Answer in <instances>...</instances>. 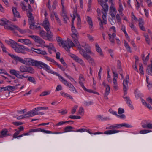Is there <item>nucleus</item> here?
<instances>
[{"instance_id": "39448f33", "label": "nucleus", "mask_w": 152, "mask_h": 152, "mask_svg": "<svg viewBox=\"0 0 152 152\" xmlns=\"http://www.w3.org/2000/svg\"><path fill=\"white\" fill-rule=\"evenodd\" d=\"M39 131L47 134H50V133H52V132H51V131L46 130L41 128H39L36 129H30L29 130L28 133H23V136L28 135L30 134H29L30 133Z\"/></svg>"}, {"instance_id": "ea45409f", "label": "nucleus", "mask_w": 152, "mask_h": 152, "mask_svg": "<svg viewBox=\"0 0 152 152\" xmlns=\"http://www.w3.org/2000/svg\"><path fill=\"white\" fill-rule=\"evenodd\" d=\"M28 77V78L27 80L28 81L33 83L34 84H36V81L34 77L31 76H29Z\"/></svg>"}, {"instance_id": "cd10ccee", "label": "nucleus", "mask_w": 152, "mask_h": 152, "mask_svg": "<svg viewBox=\"0 0 152 152\" xmlns=\"http://www.w3.org/2000/svg\"><path fill=\"white\" fill-rule=\"evenodd\" d=\"M12 11L13 14L15 17L20 18V16L19 12L17 10L16 8L15 7H12Z\"/></svg>"}, {"instance_id": "72a5a7b5", "label": "nucleus", "mask_w": 152, "mask_h": 152, "mask_svg": "<svg viewBox=\"0 0 152 152\" xmlns=\"http://www.w3.org/2000/svg\"><path fill=\"white\" fill-rule=\"evenodd\" d=\"M73 128L72 126H66L64 128V132H66L72 131V129Z\"/></svg>"}, {"instance_id": "a18cd8bd", "label": "nucleus", "mask_w": 152, "mask_h": 152, "mask_svg": "<svg viewBox=\"0 0 152 152\" xmlns=\"http://www.w3.org/2000/svg\"><path fill=\"white\" fill-rule=\"evenodd\" d=\"M50 91H44L42 92L39 95L40 96H44L47 95H49L50 93Z\"/></svg>"}, {"instance_id": "13d9d810", "label": "nucleus", "mask_w": 152, "mask_h": 152, "mask_svg": "<svg viewBox=\"0 0 152 152\" xmlns=\"http://www.w3.org/2000/svg\"><path fill=\"white\" fill-rule=\"evenodd\" d=\"M84 110L82 107H80L79 109V114L80 115H82L83 114Z\"/></svg>"}, {"instance_id": "5fc2aeb1", "label": "nucleus", "mask_w": 152, "mask_h": 152, "mask_svg": "<svg viewBox=\"0 0 152 152\" xmlns=\"http://www.w3.org/2000/svg\"><path fill=\"white\" fill-rule=\"evenodd\" d=\"M69 118L72 119H79L81 118V117L79 116L75 115H70L69 116Z\"/></svg>"}, {"instance_id": "5701e85b", "label": "nucleus", "mask_w": 152, "mask_h": 152, "mask_svg": "<svg viewBox=\"0 0 152 152\" xmlns=\"http://www.w3.org/2000/svg\"><path fill=\"white\" fill-rule=\"evenodd\" d=\"M64 84L66 86H68L69 88L71 89L72 91H75L76 93L77 92L73 85L67 81L66 83H64Z\"/></svg>"}, {"instance_id": "f704fd0d", "label": "nucleus", "mask_w": 152, "mask_h": 152, "mask_svg": "<svg viewBox=\"0 0 152 152\" xmlns=\"http://www.w3.org/2000/svg\"><path fill=\"white\" fill-rule=\"evenodd\" d=\"M27 15L28 17L31 21V22H32L34 20V18L32 15V14L31 12L30 11H27Z\"/></svg>"}, {"instance_id": "f8f14e48", "label": "nucleus", "mask_w": 152, "mask_h": 152, "mask_svg": "<svg viewBox=\"0 0 152 152\" xmlns=\"http://www.w3.org/2000/svg\"><path fill=\"white\" fill-rule=\"evenodd\" d=\"M84 55L83 57L86 60H88L89 62L93 66H95L96 64L94 59L91 58L90 55L87 54Z\"/></svg>"}, {"instance_id": "412c9836", "label": "nucleus", "mask_w": 152, "mask_h": 152, "mask_svg": "<svg viewBox=\"0 0 152 152\" xmlns=\"http://www.w3.org/2000/svg\"><path fill=\"white\" fill-rule=\"evenodd\" d=\"M53 15H54L55 18L56 19V21L57 22V23H58L59 25L60 26L61 25V20L58 17V16L57 14V13L54 12H52L51 13V17H52L53 16Z\"/></svg>"}, {"instance_id": "774afa93", "label": "nucleus", "mask_w": 152, "mask_h": 152, "mask_svg": "<svg viewBox=\"0 0 152 152\" xmlns=\"http://www.w3.org/2000/svg\"><path fill=\"white\" fill-rule=\"evenodd\" d=\"M60 69H61L62 70L64 71L65 70V69L64 68H63L61 65L59 64L56 61L55 62V63H54Z\"/></svg>"}, {"instance_id": "052dcab7", "label": "nucleus", "mask_w": 152, "mask_h": 152, "mask_svg": "<svg viewBox=\"0 0 152 152\" xmlns=\"http://www.w3.org/2000/svg\"><path fill=\"white\" fill-rule=\"evenodd\" d=\"M63 48H64L65 50L68 52L69 53L70 51V48L69 46L67 45L66 44L65 45H64V46L63 47Z\"/></svg>"}, {"instance_id": "8fccbe9b", "label": "nucleus", "mask_w": 152, "mask_h": 152, "mask_svg": "<svg viewBox=\"0 0 152 152\" xmlns=\"http://www.w3.org/2000/svg\"><path fill=\"white\" fill-rule=\"evenodd\" d=\"M139 71L140 72V73L142 74H144V72H143V67L141 64H139Z\"/></svg>"}, {"instance_id": "0e129e2a", "label": "nucleus", "mask_w": 152, "mask_h": 152, "mask_svg": "<svg viewBox=\"0 0 152 152\" xmlns=\"http://www.w3.org/2000/svg\"><path fill=\"white\" fill-rule=\"evenodd\" d=\"M39 38L37 40V42H38L40 44H42L45 43V41L41 38L39 37Z\"/></svg>"}, {"instance_id": "79ce46f5", "label": "nucleus", "mask_w": 152, "mask_h": 152, "mask_svg": "<svg viewBox=\"0 0 152 152\" xmlns=\"http://www.w3.org/2000/svg\"><path fill=\"white\" fill-rule=\"evenodd\" d=\"M72 32L73 34H72V36L73 38H74V37H77V36H79V34L76 29L72 31Z\"/></svg>"}, {"instance_id": "2eb2a0df", "label": "nucleus", "mask_w": 152, "mask_h": 152, "mask_svg": "<svg viewBox=\"0 0 152 152\" xmlns=\"http://www.w3.org/2000/svg\"><path fill=\"white\" fill-rule=\"evenodd\" d=\"M8 131L7 129L5 128L4 129L0 132L1 135H0V138H2L8 136H10L11 135L8 134Z\"/></svg>"}, {"instance_id": "e433bc0d", "label": "nucleus", "mask_w": 152, "mask_h": 152, "mask_svg": "<svg viewBox=\"0 0 152 152\" xmlns=\"http://www.w3.org/2000/svg\"><path fill=\"white\" fill-rule=\"evenodd\" d=\"M21 73L19 71L16 77L18 79H22L23 78H27L28 77V76H24L23 75H20V74Z\"/></svg>"}, {"instance_id": "473e14b6", "label": "nucleus", "mask_w": 152, "mask_h": 152, "mask_svg": "<svg viewBox=\"0 0 152 152\" xmlns=\"http://www.w3.org/2000/svg\"><path fill=\"white\" fill-rule=\"evenodd\" d=\"M103 21L101 23H99V26L100 27V29L102 30L103 29V24H106L107 23V20L106 17H105V18H102Z\"/></svg>"}, {"instance_id": "680f3d73", "label": "nucleus", "mask_w": 152, "mask_h": 152, "mask_svg": "<svg viewBox=\"0 0 152 152\" xmlns=\"http://www.w3.org/2000/svg\"><path fill=\"white\" fill-rule=\"evenodd\" d=\"M31 44V42L30 40L27 39H25L24 44L28 45Z\"/></svg>"}, {"instance_id": "6ab92c4d", "label": "nucleus", "mask_w": 152, "mask_h": 152, "mask_svg": "<svg viewBox=\"0 0 152 152\" xmlns=\"http://www.w3.org/2000/svg\"><path fill=\"white\" fill-rule=\"evenodd\" d=\"M151 64L147 66L146 71L148 74L152 76V59L151 60Z\"/></svg>"}, {"instance_id": "4c0bfd02", "label": "nucleus", "mask_w": 152, "mask_h": 152, "mask_svg": "<svg viewBox=\"0 0 152 152\" xmlns=\"http://www.w3.org/2000/svg\"><path fill=\"white\" fill-rule=\"evenodd\" d=\"M75 61L76 62H78L83 66H85V65L83 61L79 57H78V58L77 59H76V60H75Z\"/></svg>"}, {"instance_id": "58836bf2", "label": "nucleus", "mask_w": 152, "mask_h": 152, "mask_svg": "<svg viewBox=\"0 0 152 152\" xmlns=\"http://www.w3.org/2000/svg\"><path fill=\"white\" fill-rule=\"evenodd\" d=\"M119 7L118 11L119 12L120 14L121 15L122 14H123L122 11H123V8L120 0H119Z\"/></svg>"}, {"instance_id": "a211bd4d", "label": "nucleus", "mask_w": 152, "mask_h": 152, "mask_svg": "<svg viewBox=\"0 0 152 152\" xmlns=\"http://www.w3.org/2000/svg\"><path fill=\"white\" fill-rule=\"evenodd\" d=\"M31 50L37 53L41 54L42 55H46L47 54V53L45 51L39 49H35L32 48L31 49Z\"/></svg>"}, {"instance_id": "dca6fc26", "label": "nucleus", "mask_w": 152, "mask_h": 152, "mask_svg": "<svg viewBox=\"0 0 152 152\" xmlns=\"http://www.w3.org/2000/svg\"><path fill=\"white\" fill-rule=\"evenodd\" d=\"M43 26L46 30L48 31V30L50 29L49 23L48 19L46 18L43 22Z\"/></svg>"}, {"instance_id": "aec40b11", "label": "nucleus", "mask_w": 152, "mask_h": 152, "mask_svg": "<svg viewBox=\"0 0 152 152\" xmlns=\"http://www.w3.org/2000/svg\"><path fill=\"white\" fill-rule=\"evenodd\" d=\"M120 132L118 130L116 129H111L110 130L105 131L104 132V134H109L116 133Z\"/></svg>"}, {"instance_id": "393cba45", "label": "nucleus", "mask_w": 152, "mask_h": 152, "mask_svg": "<svg viewBox=\"0 0 152 152\" xmlns=\"http://www.w3.org/2000/svg\"><path fill=\"white\" fill-rule=\"evenodd\" d=\"M108 35L109 37V39L110 40L111 43H114V38L116 36L115 33L114 32V33L112 34V35H111L109 33Z\"/></svg>"}, {"instance_id": "c9c22d12", "label": "nucleus", "mask_w": 152, "mask_h": 152, "mask_svg": "<svg viewBox=\"0 0 152 152\" xmlns=\"http://www.w3.org/2000/svg\"><path fill=\"white\" fill-rule=\"evenodd\" d=\"M37 111L36 110L35 108L34 109L31 110L29 111L31 116V117H33L34 115H37V113H38Z\"/></svg>"}, {"instance_id": "4d7b16f0", "label": "nucleus", "mask_w": 152, "mask_h": 152, "mask_svg": "<svg viewBox=\"0 0 152 152\" xmlns=\"http://www.w3.org/2000/svg\"><path fill=\"white\" fill-rule=\"evenodd\" d=\"M29 37L33 39L36 42H37V40L38 38H39V37L35 35H29Z\"/></svg>"}, {"instance_id": "6e6d98bb", "label": "nucleus", "mask_w": 152, "mask_h": 152, "mask_svg": "<svg viewBox=\"0 0 152 152\" xmlns=\"http://www.w3.org/2000/svg\"><path fill=\"white\" fill-rule=\"evenodd\" d=\"M77 107L78 106L77 105H75L73 107L71 111V113L72 114H74L75 113Z\"/></svg>"}, {"instance_id": "f257e3e1", "label": "nucleus", "mask_w": 152, "mask_h": 152, "mask_svg": "<svg viewBox=\"0 0 152 152\" xmlns=\"http://www.w3.org/2000/svg\"><path fill=\"white\" fill-rule=\"evenodd\" d=\"M8 55L17 62H20L22 63L28 65L35 66L39 69L43 68L46 70L48 66L46 64L39 61L32 59L30 58H25L24 59L13 54L8 53Z\"/></svg>"}, {"instance_id": "49530a36", "label": "nucleus", "mask_w": 152, "mask_h": 152, "mask_svg": "<svg viewBox=\"0 0 152 152\" xmlns=\"http://www.w3.org/2000/svg\"><path fill=\"white\" fill-rule=\"evenodd\" d=\"M151 132L152 131L151 130L144 129L140 131L139 132V133L141 134H144Z\"/></svg>"}, {"instance_id": "e2e57ef3", "label": "nucleus", "mask_w": 152, "mask_h": 152, "mask_svg": "<svg viewBox=\"0 0 152 152\" xmlns=\"http://www.w3.org/2000/svg\"><path fill=\"white\" fill-rule=\"evenodd\" d=\"M23 116L24 117V118L31 117L29 111L27 112L25 114L23 115Z\"/></svg>"}, {"instance_id": "6e6552de", "label": "nucleus", "mask_w": 152, "mask_h": 152, "mask_svg": "<svg viewBox=\"0 0 152 152\" xmlns=\"http://www.w3.org/2000/svg\"><path fill=\"white\" fill-rule=\"evenodd\" d=\"M17 48L15 49V51L18 53H25V51H29L30 50L23 45H20L18 44Z\"/></svg>"}, {"instance_id": "b1692460", "label": "nucleus", "mask_w": 152, "mask_h": 152, "mask_svg": "<svg viewBox=\"0 0 152 152\" xmlns=\"http://www.w3.org/2000/svg\"><path fill=\"white\" fill-rule=\"evenodd\" d=\"M87 21L89 25V28L91 29H93V23L91 18L89 16H87Z\"/></svg>"}, {"instance_id": "864d4df0", "label": "nucleus", "mask_w": 152, "mask_h": 152, "mask_svg": "<svg viewBox=\"0 0 152 152\" xmlns=\"http://www.w3.org/2000/svg\"><path fill=\"white\" fill-rule=\"evenodd\" d=\"M97 118L99 120H102L103 121L104 120H107V117H106L105 118H103L102 116L101 115H99L97 116Z\"/></svg>"}, {"instance_id": "ddd939ff", "label": "nucleus", "mask_w": 152, "mask_h": 152, "mask_svg": "<svg viewBox=\"0 0 152 152\" xmlns=\"http://www.w3.org/2000/svg\"><path fill=\"white\" fill-rule=\"evenodd\" d=\"M79 84H80V86L82 87L83 90L85 91H86L88 92L93 93L95 94L99 95V94L98 92L94 91L93 90H92L87 89L84 86L83 83H81V82H79Z\"/></svg>"}, {"instance_id": "4be33fe9", "label": "nucleus", "mask_w": 152, "mask_h": 152, "mask_svg": "<svg viewBox=\"0 0 152 152\" xmlns=\"http://www.w3.org/2000/svg\"><path fill=\"white\" fill-rule=\"evenodd\" d=\"M57 4V2L56 1H54L53 3V5L52 6V7L51 8V6L50 5L49 0L48 2V7L49 9V10L51 11V10L53 11L55 9L56 7ZM53 11L52 12H53Z\"/></svg>"}, {"instance_id": "7ed1b4c3", "label": "nucleus", "mask_w": 152, "mask_h": 152, "mask_svg": "<svg viewBox=\"0 0 152 152\" xmlns=\"http://www.w3.org/2000/svg\"><path fill=\"white\" fill-rule=\"evenodd\" d=\"M20 72L21 73L28 72L31 74L35 72L34 69L31 66H28L24 65H22L19 68Z\"/></svg>"}, {"instance_id": "bb28decb", "label": "nucleus", "mask_w": 152, "mask_h": 152, "mask_svg": "<svg viewBox=\"0 0 152 152\" xmlns=\"http://www.w3.org/2000/svg\"><path fill=\"white\" fill-rule=\"evenodd\" d=\"M95 46L96 47V51L99 53L101 56H103V54L100 48L99 47V45L97 43L95 44Z\"/></svg>"}, {"instance_id": "338daca9", "label": "nucleus", "mask_w": 152, "mask_h": 152, "mask_svg": "<svg viewBox=\"0 0 152 152\" xmlns=\"http://www.w3.org/2000/svg\"><path fill=\"white\" fill-rule=\"evenodd\" d=\"M8 91H10V90L13 91V90H15L17 88L15 86H8Z\"/></svg>"}, {"instance_id": "20e7f679", "label": "nucleus", "mask_w": 152, "mask_h": 152, "mask_svg": "<svg viewBox=\"0 0 152 152\" xmlns=\"http://www.w3.org/2000/svg\"><path fill=\"white\" fill-rule=\"evenodd\" d=\"M124 126L126 128H129L132 127L131 125H129L128 124H127L126 123H123L121 124H114L111 125L110 126L107 127V129H118Z\"/></svg>"}, {"instance_id": "423d86ee", "label": "nucleus", "mask_w": 152, "mask_h": 152, "mask_svg": "<svg viewBox=\"0 0 152 152\" xmlns=\"http://www.w3.org/2000/svg\"><path fill=\"white\" fill-rule=\"evenodd\" d=\"M129 75H127L126 76L125 79L124 80L123 82V89L124 95L127 94V91L128 89V83L129 82Z\"/></svg>"}, {"instance_id": "f3484780", "label": "nucleus", "mask_w": 152, "mask_h": 152, "mask_svg": "<svg viewBox=\"0 0 152 152\" xmlns=\"http://www.w3.org/2000/svg\"><path fill=\"white\" fill-rule=\"evenodd\" d=\"M8 44H10L11 47L14 49L15 50V49L17 48L18 45L17 43L10 39H9V41H8Z\"/></svg>"}, {"instance_id": "7c9ffc66", "label": "nucleus", "mask_w": 152, "mask_h": 152, "mask_svg": "<svg viewBox=\"0 0 152 152\" xmlns=\"http://www.w3.org/2000/svg\"><path fill=\"white\" fill-rule=\"evenodd\" d=\"M110 90V88L108 85H107V86L106 87V90L104 94V97H106L108 99L107 96L108 95Z\"/></svg>"}, {"instance_id": "69168bd1", "label": "nucleus", "mask_w": 152, "mask_h": 152, "mask_svg": "<svg viewBox=\"0 0 152 152\" xmlns=\"http://www.w3.org/2000/svg\"><path fill=\"white\" fill-rule=\"evenodd\" d=\"M58 43L59 46L61 45L63 47L64 45H65L66 44V41H63L62 39L60 41L59 43Z\"/></svg>"}, {"instance_id": "09e8293b", "label": "nucleus", "mask_w": 152, "mask_h": 152, "mask_svg": "<svg viewBox=\"0 0 152 152\" xmlns=\"http://www.w3.org/2000/svg\"><path fill=\"white\" fill-rule=\"evenodd\" d=\"M145 37V40L147 42V43L149 45L150 44V40L149 38V36L147 34H145L144 35Z\"/></svg>"}, {"instance_id": "37998d69", "label": "nucleus", "mask_w": 152, "mask_h": 152, "mask_svg": "<svg viewBox=\"0 0 152 152\" xmlns=\"http://www.w3.org/2000/svg\"><path fill=\"white\" fill-rule=\"evenodd\" d=\"M79 36L74 37L73 40L76 45H80V43L78 41Z\"/></svg>"}, {"instance_id": "c756f323", "label": "nucleus", "mask_w": 152, "mask_h": 152, "mask_svg": "<svg viewBox=\"0 0 152 152\" xmlns=\"http://www.w3.org/2000/svg\"><path fill=\"white\" fill-rule=\"evenodd\" d=\"M78 46V48L79 50V51L80 54H81L83 56H84V55H85L86 53L85 51L81 47V46L80 44V45H77Z\"/></svg>"}, {"instance_id": "9d476101", "label": "nucleus", "mask_w": 152, "mask_h": 152, "mask_svg": "<svg viewBox=\"0 0 152 152\" xmlns=\"http://www.w3.org/2000/svg\"><path fill=\"white\" fill-rule=\"evenodd\" d=\"M103 8V11L102 12V13L103 15L102 16V18H105V17H106V15L107 14V12L108 11V6L107 4L105 3L102 6Z\"/></svg>"}, {"instance_id": "1a4fd4ad", "label": "nucleus", "mask_w": 152, "mask_h": 152, "mask_svg": "<svg viewBox=\"0 0 152 152\" xmlns=\"http://www.w3.org/2000/svg\"><path fill=\"white\" fill-rule=\"evenodd\" d=\"M142 127L144 129H152V124L148 123L147 120L143 121L142 123Z\"/></svg>"}, {"instance_id": "603ef678", "label": "nucleus", "mask_w": 152, "mask_h": 152, "mask_svg": "<svg viewBox=\"0 0 152 152\" xmlns=\"http://www.w3.org/2000/svg\"><path fill=\"white\" fill-rule=\"evenodd\" d=\"M139 27L143 26L144 24V22L143 20L141 18H139Z\"/></svg>"}, {"instance_id": "c85d7f7f", "label": "nucleus", "mask_w": 152, "mask_h": 152, "mask_svg": "<svg viewBox=\"0 0 152 152\" xmlns=\"http://www.w3.org/2000/svg\"><path fill=\"white\" fill-rule=\"evenodd\" d=\"M123 98L124 99H126V103L128 105V106L131 108H133V106L131 104L132 102L129 98L128 97H124V96H123Z\"/></svg>"}, {"instance_id": "c03bdc74", "label": "nucleus", "mask_w": 152, "mask_h": 152, "mask_svg": "<svg viewBox=\"0 0 152 152\" xmlns=\"http://www.w3.org/2000/svg\"><path fill=\"white\" fill-rule=\"evenodd\" d=\"M18 72L19 71L15 70L14 69H11L10 70V72L11 74L16 76Z\"/></svg>"}, {"instance_id": "2f4dec72", "label": "nucleus", "mask_w": 152, "mask_h": 152, "mask_svg": "<svg viewBox=\"0 0 152 152\" xmlns=\"http://www.w3.org/2000/svg\"><path fill=\"white\" fill-rule=\"evenodd\" d=\"M124 46L127 50V51L129 52L130 53H131L132 51L131 50V48L127 42L126 40H124Z\"/></svg>"}, {"instance_id": "a878e982", "label": "nucleus", "mask_w": 152, "mask_h": 152, "mask_svg": "<svg viewBox=\"0 0 152 152\" xmlns=\"http://www.w3.org/2000/svg\"><path fill=\"white\" fill-rule=\"evenodd\" d=\"M82 47L84 48L86 51V53H90L91 52V47L87 44H85L84 45H82Z\"/></svg>"}, {"instance_id": "f03ea898", "label": "nucleus", "mask_w": 152, "mask_h": 152, "mask_svg": "<svg viewBox=\"0 0 152 152\" xmlns=\"http://www.w3.org/2000/svg\"><path fill=\"white\" fill-rule=\"evenodd\" d=\"M0 25H4L5 28L11 31H14L15 29H17L22 34H24L26 33H31V31L28 29H25L23 30L17 26L12 25L11 22L6 18H3L0 20Z\"/></svg>"}, {"instance_id": "de8ad7c7", "label": "nucleus", "mask_w": 152, "mask_h": 152, "mask_svg": "<svg viewBox=\"0 0 152 152\" xmlns=\"http://www.w3.org/2000/svg\"><path fill=\"white\" fill-rule=\"evenodd\" d=\"M44 57L47 61H50L54 64L55 63L56 61L53 59H52L49 57H48L46 56H45Z\"/></svg>"}, {"instance_id": "3c124183", "label": "nucleus", "mask_w": 152, "mask_h": 152, "mask_svg": "<svg viewBox=\"0 0 152 152\" xmlns=\"http://www.w3.org/2000/svg\"><path fill=\"white\" fill-rule=\"evenodd\" d=\"M129 26L131 28L134 30L135 32H137V30L136 27L134 25L133 23H131L129 24Z\"/></svg>"}, {"instance_id": "4468645a", "label": "nucleus", "mask_w": 152, "mask_h": 152, "mask_svg": "<svg viewBox=\"0 0 152 152\" xmlns=\"http://www.w3.org/2000/svg\"><path fill=\"white\" fill-rule=\"evenodd\" d=\"M62 13L61 15L63 17L64 23H67V20H69V18L67 16L66 11L64 10L63 8L62 9Z\"/></svg>"}, {"instance_id": "9b49d317", "label": "nucleus", "mask_w": 152, "mask_h": 152, "mask_svg": "<svg viewBox=\"0 0 152 152\" xmlns=\"http://www.w3.org/2000/svg\"><path fill=\"white\" fill-rule=\"evenodd\" d=\"M47 33L45 36L44 39L50 41H52L53 40V36L52 33L50 30L48 31L46 30Z\"/></svg>"}, {"instance_id": "bf43d9fd", "label": "nucleus", "mask_w": 152, "mask_h": 152, "mask_svg": "<svg viewBox=\"0 0 152 152\" xmlns=\"http://www.w3.org/2000/svg\"><path fill=\"white\" fill-rule=\"evenodd\" d=\"M20 6L22 7L23 10L24 11L27 10V9H26V6L24 4V2H21L20 4Z\"/></svg>"}, {"instance_id": "0eeeda50", "label": "nucleus", "mask_w": 152, "mask_h": 152, "mask_svg": "<svg viewBox=\"0 0 152 152\" xmlns=\"http://www.w3.org/2000/svg\"><path fill=\"white\" fill-rule=\"evenodd\" d=\"M46 70L49 73L53 74L57 76L60 80L61 82H63L64 84V83H66V82L67 81L57 72H54L51 70L49 66H48L47 68L46 69Z\"/></svg>"}, {"instance_id": "a19ab883", "label": "nucleus", "mask_w": 152, "mask_h": 152, "mask_svg": "<svg viewBox=\"0 0 152 152\" xmlns=\"http://www.w3.org/2000/svg\"><path fill=\"white\" fill-rule=\"evenodd\" d=\"M68 45L69 48L73 47L75 46V44L70 39H67Z\"/></svg>"}]
</instances>
